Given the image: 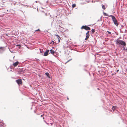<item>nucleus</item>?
Returning <instances> with one entry per match:
<instances>
[{"label":"nucleus","instance_id":"7","mask_svg":"<svg viewBox=\"0 0 127 127\" xmlns=\"http://www.w3.org/2000/svg\"><path fill=\"white\" fill-rule=\"evenodd\" d=\"M49 50L48 49L46 50V51L44 53L43 56H46L48 55L49 54Z\"/></svg>","mask_w":127,"mask_h":127},{"label":"nucleus","instance_id":"23","mask_svg":"<svg viewBox=\"0 0 127 127\" xmlns=\"http://www.w3.org/2000/svg\"><path fill=\"white\" fill-rule=\"evenodd\" d=\"M55 35L57 36L58 37H60L59 36V35Z\"/></svg>","mask_w":127,"mask_h":127},{"label":"nucleus","instance_id":"5","mask_svg":"<svg viewBox=\"0 0 127 127\" xmlns=\"http://www.w3.org/2000/svg\"><path fill=\"white\" fill-rule=\"evenodd\" d=\"M5 47H0V54L2 53L5 51Z\"/></svg>","mask_w":127,"mask_h":127},{"label":"nucleus","instance_id":"21","mask_svg":"<svg viewBox=\"0 0 127 127\" xmlns=\"http://www.w3.org/2000/svg\"><path fill=\"white\" fill-rule=\"evenodd\" d=\"M89 32L88 31L86 33V34H89Z\"/></svg>","mask_w":127,"mask_h":127},{"label":"nucleus","instance_id":"22","mask_svg":"<svg viewBox=\"0 0 127 127\" xmlns=\"http://www.w3.org/2000/svg\"><path fill=\"white\" fill-rule=\"evenodd\" d=\"M116 74V73H112L111 74V75H112V76H113V75H115Z\"/></svg>","mask_w":127,"mask_h":127},{"label":"nucleus","instance_id":"1","mask_svg":"<svg viewBox=\"0 0 127 127\" xmlns=\"http://www.w3.org/2000/svg\"><path fill=\"white\" fill-rule=\"evenodd\" d=\"M116 43L117 45H121L123 47L126 46V45L125 42L123 40L119 39V38H118L116 39Z\"/></svg>","mask_w":127,"mask_h":127},{"label":"nucleus","instance_id":"19","mask_svg":"<svg viewBox=\"0 0 127 127\" xmlns=\"http://www.w3.org/2000/svg\"><path fill=\"white\" fill-rule=\"evenodd\" d=\"M55 42H54V41H52L50 43L52 44V43L53 44Z\"/></svg>","mask_w":127,"mask_h":127},{"label":"nucleus","instance_id":"14","mask_svg":"<svg viewBox=\"0 0 127 127\" xmlns=\"http://www.w3.org/2000/svg\"><path fill=\"white\" fill-rule=\"evenodd\" d=\"M76 6V5L75 4H73L72 5V7L73 8H74Z\"/></svg>","mask_w":127,"mask_h":127},{"label":"nucleus","instance_id":"34","mask_svg":"<svg viewBox=\"0 0 127 127\" xmlns=\"http://www.w3.org/2000/svg\"><path fill=\"white\" fill-rule=\"evenodd\" d=\"M123 48H124V49H123L124 50V49H125V47H124Z\"/></svg>","mask_w":127,"mask_h":127},{"label":"nucleus","instance_id":"8","mask_svg":"<svg viewBox=\"0 0 127 127\" xmlns=\"http://www.w3.org/2000/svg\"><path fill=\"white\" fill-rule=\"evenodd\" d=\"M55 52V51L53 49H51L50 50V52L49 53V54H50V53H51L53 55L55 56L54 54Z\"/></svg>","mask_w":127,"mask_h":127},{"label":"nucleus","instance_id":"36","mask_svg":"<svg viewBox=\"0 0 127 127\" xmlns=\"http://www.w3.org/2000/svg\"><path fill=\"white\" fill-rule=\"evenodd\" d=\"M99 21V19L97 21Z\"/></svg>","mask_w":127,"mask_h":127},{"label":"nucleus","instance_id":"2","mask_svg":"<svg viewBox=\"0 0 127 127\" xmlns=\"http://www.w3.org/2000/svg\"><path fill=\"white\" fill-rule=\"evenodd\" d=\"M109 17L112 18V20L115 25L117 26H118V21L115 17L112 15H110Z\"/></svg>","mask_w":127,"mask_h":127},{"label":"nucleus","instance_id":"29","mask_svg":"<svg viewBox=\"0 0 127 127\" xmlns=\"http://www.w3.org/2000/svg\"><path fill=\"white\" fill-rule=\"evenodd\" d=\"M67 100H69V98L68 97H67Z\"/></svg>","mask_w":127,"mask_h":127},{"label":"nucleus","instance_id":"26","mask_svg":"<svg viewBox=\"0 0 127 127\" xmlns=\"http://www.w3.org/2000/svg\"><path fill=\"white\" fill-rule=\"evenodd\" d=\"M70 61H69V60H68V61L66 62V63L68 62H69Z\"/></svg>","mask_w":127,"mask_h":127},{"label":"nucleus","instance_id":"17","mask_svg":"<svg viewBox=\"0 0 127 127\" xmlns=\"http://www.w3.org/2000/svg\"><path fill=\"white\" fill-rule=\"evenodd\" d=\"M16 46L19 47H21V45L20 44H17L16 45Z\"/></svg>","mask_w":127,"mask_h":127},{"label":"nucleus","instance_id":"24","mask_svg":"<svg viewBox=\"0 0 127 127\" xmlns=\"http://www.w3.org/2000/svg\"><path fill=\"white\" fill-rule=\"evenodd\" d=\"M58 39L59 42L60 41V40L59 39V38L58 37Z\"/></svg>","mask_w":127,"mask_h":127},{"label":"nucleus","instance_id":"20","mask_svg":"<svg viewBox=\"0 0 127 127\" xmlns=\"http://www.w3.org/2000/svg\"><path fill=\"white\" fill-rule=\"evenodd\" d=\"M40 31V30L39 29H38L37 30H36L35 31Z\"/></svg>","mask_w":127,"mask_h":127},{"label":"nucleus","instance_id":"39","mask_svg":"<svg viewBox=\"0 0 127 127\" xmlns=\"http://www.w3.org/2000/svg\"><path fill=\"white\" fill-rule=\"evenodd\" d=\"M97 89H98V90H99V88H97Z\"/></svg>","mask_w":127,"mask_h":127},{"label":"nucleus","instance_id":"12","mask_svg":"<svg viewBox=\"0 0 127 127\" xmlns=\"http://www.w3.org/2000/svg\"><path fill=\"white\" fill-rule=\"evenodd\" d=\"M116 108L117 106H112V109L113 110V111H114Z\"/></svg>","mask_w":127,"mask_h":127},{"label":"nucleus","instance_id":"32","mask_svg":"<svg viewBox=\"0 0 127 127\" xmlns=\"http://www.w3.org/2000/svg\"><path fill=\"white\" fill-rule=\"evenodd\" d=\"M18 48L19 49H20L21 48V47H19Z\"/></svg>","mask_w":127,"mask_h":127},{"label":"nucleus","instance_id":"35","mask_svg":"<svg viewBox=\"0 0 127 127\" xmlns=\"http://www.w3.org/2000/svg\"><path fill=\"white\" fill-rule=\"evenodd\" d=\"M38 2V1H35V2Z\"/></svg>","mask_w":127,"mask_h":127},{"label":"nucleus","instance_id":"16","mask_svg":"<svg viewBox=\"0 0 127 127\" xmlns=\"http://www.w3.org/2000/svg\"><path fill=\"white\" fill-rule=\"evenodd\" d=\"M95 30L94 29H92L91 30L92 32V33H94L95 32Z\"/></svg>","mask_w":127,"mask_h":127},{"label":"nucleus","instance_id":"31","mask_svg":"<svg viewBox=\"0 0 127 127\" xmlns=\"http://www.w3.org/2000/svg\"><path fill=\"white\" fill-rule=\"evenodd\" d=\"M72 60V59H70L69 60V61H70L71 60Z\"/></svg>","mask_w":127,"mask_h":127},{"label":"nucleus","instance_id":"6","mask_svg":"<svg viewBox=\"0 0 127 127\" xmlns=\"http://www.w3.org/2000/svg\"><path fill=\"white\" fill-rule=\"evenodd\" d=\"M0 126L1 127H5L6 125L3 123V121H1L0 122Z\"/></svg>","mask_w":127,"mask_h":127},{"label":"nucleus","instance_id":"13","mask_svg":"<svg viewBox=\"0 0 127 127\" xmlns=\"http://www.w3.org/2000/svg\"><path fill=\"white\" fill-rule=\"evenodd\" d=\"M103 14H104V15L105 16H107L108 17H109L110 15H108V14H107L106 13H105V12H103Z\"/></svg>","mask_w":127,"mask_h":127},{"label":"nucleus","instance_id":"33","mask_svg":"<svg viewBox=\"0 0 127 127\" xmlns=\"http://www.w3.org/2000/svg\"><path fill=\"white\" fill-rule=\"evenodd\" d=\"M119 39H121V37H119Z\"/></svg>","mask_w":127,"mask_h":127},{"label":"nucleus","instance_id":"25","mask_svg":"<svg viewBox=\"0 0 127 127\" xmlns=\"http://www.w3.org/2000/svg\"><path fill=\"white\" fill-rule=\"evenodd\" d=\"M119 69H118V70H117L116 72H118V71H119Z\"/></svg>","mask_w":127,"mask_h":127},{"label":"nucleus","instance_id":"38","mask_svg":"<svg viewBox=\"0 0 127 127\" xmlns=\"http://www.w3.org/2000/svg\"><path fill=\"white\" fill-rule=\"evenodd\" d=\"M92 2H93V1H92Z\"/></svg>","mask_w":127,"mask_h":127},{"label":"nucleus","instance_id":"10","mask_svg":"<svg viewBox=\"0 0 127 127\" xmlns=\"http://www.w3.org/2000/svg\"><path fill=\"white\" fill-rule=\"evenodd\" d=\"M45 74L47 76V77H48L49 78H50L51 77L49 75V73L48 72H46L45 73Z\"/></svg>","mask_w":127,"mask_h":127},{"label":"nucleus","instance_id":"28","mask_svg":"<svg viewBox=\"0 0 127 127\" xmlns=\"http://www.w3.org/2000/svg\"><path fill=\"white\" fill-rule=\"evenodd\" d=\"M5 34H6V35L8 36V35L7 33H5Z\"/></svg>","mask_w":127,"mask_h":127},{"label":"nucleus","instance_id":"15","mask_svg":"<svg viewBox=\"0 0 127 127\" xmlns=\"http://www.w3.org/2000/svg\"><path fill=\"white\" fill-rule=\"evenodd\" d=\"M102 8L104 10L105 9V6H104V5H102Z\"/></svg>","mask_w":127,"mask_h":127},{"label":"nucleus","instance_id":"11","mask_svg":"<svg viewBox=\"0 0 127 127\" xmlns=\"http://www.w3.org/2000/svg\"><path fill=\"white\" fill-rule=\"evenodd\" d=\"M90 36L89 34H86V38L85 39L86 40H87L89 38Z\"/></svg>","mask_w":127,"mask_h":127},{"label":"nucleus","instance_id":"37","mask_svg":"<svg viewBox=\"0 0 127 127\" xmlns=\"http://www.w3.org/2000/svg\"><path fill=\"white\" fill-rule=\"evenodd\" d=\"M43 119H44V117H43Z\"/></svg>","mask_w":127,"mask_h":127},{"label":"nucleus","instance_id":"18","mask_svg":"<svg viewBox=\"0 0 127 127\" xmlns=\"http://www.w3.org/2000/svg\"><path fill=\"white\" fill-rule=\"evenodd\" d=\"M107 32L109 34H110L111 33L110 32H109L108 31H107Z\"/></svg>","mask_w":127,"mask_h":127},{"label":"nucleus","instance_id":"3","mask_svg":"<svg viewBox=\"0 0 127 127\" xmlns=\"http://www.w3.org/2000/svg\"><path fill=\"white\" fill-rule=\"evenodd\" d=\"M81 29H84L86 30H91L90 28L89 27L86 25L82 26L81 28Z\"/></svg>","mask_w":127,"mask_h":127},{"label":"nucleus","instance_id":"27","mask_svg":"<svg viewBox=\"0 0 127 127\" xmlns=\"http://www.w3.org/2000/svg\"><path fill=\"white\" fill-rule=\"evenodd\" d=\"M9 50H10V51L11 52H12V53H13V52H12V51H11L10 50V49H9Z\"/></svg>","mask_w":127,"mask_h":127},{"label":"nucleus","instance_id":"30","mask_svg":"<svg viewBox=\"0 0 127 127\" xmlns=\"http://www.w3.org/2000/svg\"><path fill=\"white\" fill-rule=\"evenodd\" d=\"M43 116V115H41V117H42Z\"/></svg>","mask_w":127,"mask_h":127},{"label":"nucleus","instance_id":"4","mask_svg":"<svg viewBox=\"0 0 127 127\" xmlns=\"http://www.w3.org/2000/svg\"><path fill=\"white\" fill-rule=\"evenodd\" d=\"M16 83L18 85H22V81L21 79H18L16 80Z\"/></svg>","mask_w":127,"mask_h":127},{"label":"nucleus","instance_id":"9","mask_svg":"<svg viewBox=\"0 0 127 127\" xmlns=\"http://www.w3.org/2000/svg\"><path fill=\"white\" fill-rule=\"evenodd\" d=\"M19 63L18 61H17L15 63H14L13 64V65L14 67H15Z\"/></svg>","mask_w":127,"mask_h":127}]
</instances>
